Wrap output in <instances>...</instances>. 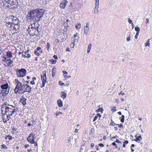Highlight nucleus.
<instances>
[{
  "label": "nucleus",
  "instance_id": "obj_62",
  "mask_svg": "<svg viewBox=\"0 0 152 152\" xmlns=\"http://www.w3.org/2000/svg\"><path fill=\"white\" fill-rule=\"evenodd\" d=\"M120 94H121V95H124V93L122 91H121L120 93L119 94V95H120Z\"/></svg>",
  "mask_w": 152,
  "mask_h": 152
},
{
  "label": "nucleus",
  "instance_id": "obj_18",
  "mask_svg": "<svg viewBox=\"0 0 152 152\" xmlns=\"http://www.w3.org/2000/svg\"><path fill=\"white\" fill-rule=\"evenodd\" d=\"M57 103L59 107H60L63 106L62 102L61 100H58L57 101Z\"/></svg>",
  "mask_w": 152,
  "mask_h": 152
},
{
  "label": "nucleus",
  "instance_id": "obj_53",
  "mask_svg": "<svg viewBox=\"0 0 152 152\" xmlns=\"http://www.w3.org/2000/svg\"><path fill=\"white\" fill-rule=\"evenodd\" d=\"M41 49V47H37V48L36 50H37V51H39Z\"/></svg>",
  "mask_w": 152,
  "mask_h": 152
},
{
  "label": "nucleus",
  "instance_id": "obj_46",
  "mask_svg": "<svg viewBox=\"0 0 152 152\" xmlns=\"http://www.w3.org/2000/svg\"><path fill=\"white\" fill-rule=\"evenodd\" d=\"M83 149H85V148L83 147V146H81L80 149V152H82Z\"/></svg>",
  "mask_w": 152,
  "mask_h": 152
},
{
  "label": "nucleus",
  "instance_id": "obj_10",
  "mask_svg": "<svg viewBox=\"0 0 152 152\" xmlns=\"http://www.w3.org/2000/svg\"><path fill=\"white\" fill-rule=\"evenodd\" d=\"M68 1L66 0H64L62 1L60 4V7L61 8L64 9Z\"/></svg>",
  "mask_w": 152,
  "mask_h": 152
},
{
  "label": "nucleus",
  "instance_id": "obj_7",
  "mask_svg": "<svg viewBox=\"0 0 152 152\" xmlns=\"http://www.w3.org/2000/svg\"><path fill=\"white\" fill-rule=\"evenodd\" d=\"M22 85L20 82L16 84L15 88L14 89V92L15 93L17 94L19 91V89H20Z\"/></svg>",
  "mask_w": 152,
  "mask_h": 152
},
{
  "label": "nucleus",
  "instance_id": "obj_42",
  "mask_svg": "<svg viewBox=\"0 0 152 152\" xmlns=\"http://www.w3.org/2000/svg\"><path fill=\"white\" fill-rule=\"evenodd\" d=\"M5 58V60H4L3 61H6V63H7V62H8L11 59L10 58V59L7 58Z\"/></svg>",
  "mask_w": 152,
  "mask_h": 152
},
{
  "label": "nucleus",
  "instance_id": "obj_33",
  "mask_svg": "<svg viewBox=\"0 0 152 152\" xmlns=\"http://www.w3.org/2000/svg\"><path fill=\"white\" fill-rule=\"evenodd\" d=\"M13 61L12 60H11V59L7 63V65L8 66H10L13 63Z\"/></svg>",
  "mask_w": 152,
  "mask_h": 152
},
{
  "label": "nucleus",
  "instance_id": "obj_52",
  "mask_svg": "<svg viewBox=\"0 0 152 152\" xmlns=\"http://www.w3.org/2000/svg\"><path fill=\"white\" fill-rule=\"evenodd\" d=\"M31 56L29 54H27L26 56V58H29Z\"/></svg>",
  "mask_w": 152,
  "mask_h": 152
},
{
  "label": "nucleus",
  "instance_id": "obj_4",
  "mask_svg": "<svg viewBox=\"0 0 152 152\" xmlns=\"http://www.w3.org/2000/svg\"><path fill=\"white\" fill-rule=\"evenodd\" d=\"M16 74L18 77L24 76L26 75V70L22 68L21 69H18L16 70Z\"/></svg>",
  "mask_w": 152,
  "mask_h": 152
},
{
  "label": "nucleus",
  "instance_id": "obj_20",
  "mask_svg": "<svg viewBox=\"0 0 152 152\" xmlns=\"http://www.w3.org/2000/svg\"><path fill=\"white\" fill-rule=\"evenodd\" d=\"M89 31V28L84 27V32L85 34H87Z\"/></svg>",
  "mask_w": 152,
  "mask_h": 152
},
{
  "label": "nucleus",
  "instance_id": "obj_16",
  "mask_svg": "<svg viewBox=\"0 0 152 152\" xmlns=\"http://www.w3.org/2000/svg\"><path fill=\"white\" fill-rule=\"evenodd\" d=\"M61 96L63 99H65L66 96V94L64 92L62 91L61 93Z\"/></svg>",
  "mask_w": 152,
  "mask_h": 152
},
{
  "label": "nucleus",
  "instance_id": "obj_29",
  "mask_svg": "<svg viewBox=\"0 0 152 152\" xmlns=\"http://www.w3.org/2000/svg\"><path fill=\"white\" fill-rule=\"evenodd\" d=\"M8 139L9 140H10L12 139V137L9 135L6 136L5 137V139Z\"/></svg>",
  "mask_w": 152,
  "mask_h": 152
},
{
  "label": "nucleus",
  "instance_id": "obj_35",
  "mask_svg": "<svg viewBox=\"0 0 152 152\" xmlns=\"http://www.w3.org/2000/svg\"><path fill=\"white\" fill-rule=\"evenodd\" d=\"M34 53L37 56H39L40 55L39 52H38V51L37 50H35Z\"/></svg>",
  "mask_w": 152,
  "mask_h": 152
},
{
  "label": "nucleus",
  "instance_id": "obj_21",
  "mask_svg": "<svg viewBox=\"0 0 152 152\" xmlns=\"http://www.w3.org/2000/svg\"><path fill=\"white\" fill-rule=\"evenodd\" d=\"M142 139L141 136L140 135L139 136L137 137L136 138L134 139V141L137 142L138 141H140V140Z\"/></svg>",
  "mask_w": 152,
  "mask_h": 152
},
{
  "label": "nucleus",
  "instance_id": "obj_56",
  "mask_svg": "<svg viewBox=\"0 0 152 152\" xmlns=\"http://www.w3.org/2000/svg\"><path fill=\"white\" fill-rule=\"evenodd\" d=\"M94 146V144L93 143H92L90 145V147L91 148H93Z\"/></svg>",
  "mask_w": 152,
  "mask_h": 152
},
{
  "label": "nucleus",
  "instance_id": "obj_57",
  "mask_svg": "<svg viewBox=\"0 0 152 152\" xmlns=\"http://www.w3.org/2000/svg\"><path fill=\"white\" fill-rule=\"evenodd\" d=\"M100 146H101V147H103L104 146V145H103V144L102 143H100V144H98Z\"/></svg>",
  "mask_w": 152,
  "mask_h": 152
},
{
  "label": "nucleus",
  "instance_id": "obj_19",
  "mask_svg": "<svg viewBox=\"0 0 152 152\" xmlns=\"http://www.w3.org/2000/svg\"><path fill=\"white\" fill-rule=\"evenodd\" d=\"M15 26L14 27V29L16 31H19L20 29V25L18 24V25H14Z\"/></svg>",
  "mask_w": 152,
  "mask_h": 152
},
{
  "label": "nucleus",
  "instance_id": "obj_60",
  "mask_svg": "<svg viewBox=\"0 0 152 152\" xmlns=\"http://www.w3.org/2000/svg\"><path fill=\"white\" fill-rule=\"evenodd\" d=\"M53 57L55 59H58V57L56 55H54L53 56Z\"/></svg>",
  "mask_w": 152,
  "mask_h": 152
},
{
  "label": "nucleus",
  "instance_id": "obj_5",
  "mask_svg": "<svg viewBox=\"0 0 152 152\" xmlns=\"http://www.w3.org/2000/svg\"><path fill=\"white\" fill-rule=\"evenodd\" d=\"M43 74V75H41V79L42 81V84L41 88H43L45 86V84L46 82V71H43L42 72Z\"/></svg>",
  "mask_w": 152,
  "mask_h": 152
},
{
  "label": "nucleus",
  "instance_id": "obj_31",
  "mask_svg": "<svg viewBox=\"0 0 152 152\" xmlns=\"http://www.w3.org/2000/svg\"><path fill=\"white\" fill-rule=\"evenodd\" d=\"M149 40L150 39H149L146 42V43L145 44V46L146 47L147 46H148V47L150 46V43H149Z\"/></svg>",
  "mask_w": 152,
  "mask_h": 152
},
{
  "label": "nucleus",
  "instance_id": "obj_9",
  "mask_svg": "<svg viewBox=\"0 0 152 152\" xmlns=\"http://www.w3.org/2000/svg\"><path fill=\"white\" fill-rule=\"evenodd\" d=\"M26 85L27 84L22 85L20 89H19L20 91L18 93L19 94H23L25 92H26Z\"/></svg>",
  "mask_w": 152,
  "mask_h": 152
},
{
  "label": "nucleus",
  "instance_id": "obj_51",
  "mask_svg": "<svg viewBox=\"0 0 152 152\" xmlns=\"http://www.w3.org/2000/svg\"><path fill=\"white\" fill-rule=\"evenodd\" d=\"M89 23L87 22L86 23V26H85V27L89 28Z\"/></svg>",
  "mask_w": 152,
  "mask_h": 152
},
{
  "label": "nucleus",
  "instance_id": "obj_28",
  "mask_svg": "<svg viewBox=\"0 0 152 152\" xmlns=\"http://www.w3.org/2000/svg\"><path fill=\"white\" fill-rule=\"evenodd\" d=\"M124 116L122 115L120 118V121L121 122L123 123L124 122Z\"/></svg>",
  "mask_w": 152,
  "mask_h": 152
},
{
  "label": "nucleus",
  "instance_id": "obj_30",
  "mask_svg": "<svg viewBox=\"0 0 152 152\" xmlns=\"http://www.w3.org/2000/svg\"><path fill=\"white\" fill-rule=\"evenodd\" d=\"M70 140H71V137H69L68 138V140H66V143L67 144L66 145L67 146L69 145V142L70 141Z\"/></svg>",
  "mask_w": 152,
  "mask_h": 152
},
{
  "label": "nucleus",
  "instance_id": "obj_32",
  "mask_svg": "<svg viewBox=\"0 0 152 152\" xmlns=\"http://www.w3.org/2000/svg\"><path fill=\"white\" fill-rule=\"evenodd\" d=\"M49 62H51L52 64H55L56 62V60L53 59L49 60Z\"/></svg>",
  "mask_w": 152,
  "mask_h": 152
},
{
  "label": "nucleus",
  "instance_id": "obj_39",
  "mask_svg": "<svg viewBox=\"0 0 152 152\" xmlns=\"http://www.w3.org/2000/svg\"><path fill=\"white\" fill-rule=\"evenodd\" d=\"M62 113L61 112H56V116H58L60 114L62 115Z\"/></svg>",
  "mask_w": 152,
  "mask_h": 152
},
{
  "label": "nucleus",
  "instance_id": "obj_24",
  "mask_svg": "<svg viewBox=\"0 0 152 152\" xmlns=\"http://www.w3.org/2000/svg\"><path fill=\"white\" fill-rule=\"evenodd\" d=\"M91 44H90L88 46L87 49V52L88 53H89L90 52L91 48Z\"/></svg>",
  "mask_w": 152,
  "mask_h": 152
},
{
  "label": "nucleus",
  "instance_id": "obj_48",
  "mask_svg": "<svg viewBox=\"0 0 152 152\" xmlns=\"http://www.w3.org/2000/svg\"><path fill=\"white\" fill-rule=\"evenodd\" d=\"M128 22L129 23L132 24V20L130 19L129 18L128 19Z\"/></svg>",
  "mask_w": 152,
  "mask_h": 152
},
{
  "label": "nucleus",
  "instance_id": "obj_58",
  "mask_svg": "<svg viewBox=\"0 0 152 152\" xmlns=\"http://www.w3.org/2000/svg\"><path fill=\"white\" fill-rule=\"evenodd\" d=\"M30 83L32 85H34L35 84V82L34 80H32L30 82Z\"/></svg>",
  "mask_w": 152,
  "mask_h": 152
},
{
  "label": "nucleus",
  "instance_id": "obj_11",
  "mask_svg": "<svg viewBox=\"0 0 152 152\" xmlns=\"http://www.w3.org/2000/svg\"><path fill=\"white\" fill-rule=\"evenodd\" d=\"M35 30V29L33 28H30L29 26H28V31L29 34L33 36V32Z\"/></svg>",
  "mask_w": 152,
  "mask_h": 152
},
{
  "label": "nucleus",
  "instance_id": "obj_26",
  "mask_svg": "<svg viewBox=\"0 0 152 152\" xmlns=\"http://www.w3.org/2000/svg\"><path fill=\"white\" fill-rule=\"evenodd\" d=\"M38 33H39V32H38V29H36L33 32V36L34 35H37V34Z\"/></svg>",
  "mask_w": 152,
  "mask_h": 152
},
{
  "label": "nucleus",
  "instance_id": "obj_14",
  "mask_svg": "<svg viewBox=\"0 0 152 152\" xmlns=\"http://www.w3.org/2000/svg\"><path fill=\"white\" fill-rule=\"evenodd\" d=\"M26 99L25 98L23 97V98L20 99V102L23 104V106H25V104H26Z\"/></svg>",
  "mask_w": 152,
  "mask_h": 152
},
{
  "label": "nucleus",
  "instance_id": "obj_36",
  "mask_svg": "<svg viewBox=\"0 0 152 152\" xmlns=\"http://www.w3.org/2000/svg\"><path fill=\"white\" fill-rule=\"evenodd\" d=\"M103 111V109L102 108H101L100 109L99 108V109H98L97 110H96V113H98L100 111L102 112Z\"/></svg>",
  "mask_w": 152,
  "mask_h": 152
},
{
  "label": "nucleus",
  "instance_id": "obj_45",
  "mask_svg": "<svg viewBox=\"0 0 152 152\" xmlns=\"http://www.w3.org/2000/svg\"><path fill=\"white\" fill-rule=\"evenodd\" d=\"M115 124H115L114 123V122L113 121H112L110 122V125H112L113 126H114Z\"/></svg>",
  "mask_w": 152,
  "mask_h": 152
},
{
  "label": "nucleus",
  "instance_id": "obj_38",
  "mask_svg": "<svg viewBox=\"0 0 152 152\" xmlns=\"http://www.w3.org/2000/svg\"><path fill=\"white\" fill-rule=\"evenodd\" d=\"M3 105V106L4 105V106H9V107H10V106H12V105H10L7 102H4Z\"/></svg>",
  "mask_w": 152,
  "mask_h": 152
},
{
  "label": "nucleus",
  "instance_id": "obj_27",
  "mask_svg": "<svg viewBox=\"0 0 152 152\" xmlns=\"http://www.w3.org/2000/svg\"><path fill=\"white\" fill-rule=\"evenodd\" d=\"M81 24L80 23H79L78 24H77L75 25V27L76 28H77V29H79L81 28Z\"/></svg>",
  "mask_w": 152,
  "mask_h": 152
},
{
  "label": "nucleus",
  "instance_id": "obj_61",
  "mask_svg": "<svg viewBox=\"0 0 152 152\" xmlns=\"http://www.w3.org/2000/svg\"><path fill=\"white\" fill-rule=\"evenodd\" d=\"M116 125H118V127L120 128H121L123 126V125L122 124L119 125V124H116Z\"/></svg>",
  "mask_w": 152,
  "mask_h": 152
},
{
  "label": "nucleus",
  "instance_id": "obj_59",
  "mask_svg": "<svg viewBox=\"0 0 152 152\" xmlns=\"http://www.w3.org/2000/svg\"><path fill=\"white\" fill-rule=\"evenodd\" d=\"M61 81H59V84L60 85H61V86H63L64 85V83H62V84H61Z\"/></svg>",
  "mask_w": 152,
  "mask_h": 152
},
{
  "label": "nucleus",
  "instance_id": "obj_44",
  "mask_svg": "<svg viewBox=\"0 0 152 152\" xmlns=\"http://www.w3.org/2000/svg\"><path fill=\"white\" fill-rule=\"evenodd\" d=\"M54 68H53V70H52V76L53 77L55 75V71H54L53 70Z\"/></svg>",
  "mask_w": 152,
  "mask_h": 152
},
{
  "label": "nucleus",
  "instance_id": "obj_15",
  "mask_svg": "<svg viewBox=\"0 0 152 152\" xmlns=\"http://www.w3.org/2000/svg\"><path fill=\"white\" fill-rule=\"evenodd\" d=\"M26 92H28V93L31 92V87L27 84L26 85Z\"/></svg>",
  "mask_w": 152,
  "mask_h": 152
},
{
  "label": "nucleus",
  "instance_id": "obj_12",
  "mask_svg": "<svg viewBox=\"0 0 152 152\" xmlns=\"http://www.w3.org/2000/svg\"><path fill=\"white\" fill-rule=\"evenodd\" d=\"M31 135H32V134H30L29 137L27 138V140L28 142L32 144L34 143V141L31 138Z\"/></svg>",
  "mask_w": 152,
  "mask_h": 152
},
{
  "label": "nucleus",
  "instance_id": "obj_17",
  "mask_svg": "<svg viewBox=\"0 0 152 152\" xmlns=\"http://www.w3.org/2000/svg\"><path fill=\"white\" fill-rule=\"evenodd\" d=\"M6 55L8 58H11L12 57V53L10 51H7V52Z\"/></svg>",
  "mask_w": 152,
  "mask_h": 152
},
{
  "label": "nucleus",
  "instance_id": "obj_54",
  "mask_svg": "<svg viewBox=\"0 0 152 152\" xmlns=\"http://www.w3.org/2000/svg\"><path fill=\"white\" fill-rule=\"evenodd\" d=\"M98 118V116H96L95 117H94V119L93 120V121H94L96 120Z\"/></svg>",
  "mask_w": 152,
  "mask_h": 152
},
{
  "label": "nucleus",
  "instance_id": "obj_22",
  "mask_svg": "<svg viewBox=\"0 0 152 152\" xmlns=\"http://www.w3.org/2000/svg\"><path fill=\"white\" fill-rule=\"evenodd\" d=\"M5 114H4L2 115V119L3 121V122L4 123L7 122V120L6 119V118H5Z\"/></svg>",
  "mask_w": 152,
  "mask_h": 152
},
{
  "label": "nucleus",
  "instance_id": "obj_13",
  "mask_svg": "<svg viewBox=\"0 0 152 152\" xmlns=\"http://www.w3.org/2000/svg\"><path fill=\"white\" fill-rule=\"evenodd\" d=\"M99 4H96V3H95V6L94 10V12L95 13H96V14H97L99 12L98 10Z\"/></svg>",
  "mask_w": 152,
  "mask_h": 152
},
{
  "label": "nucleus",
  "instance_id": "obj_41",
  "mask_svg": "<svg viewBox=\"0 0 152 152\" xmlns=\"http://www.w3.org/2000/svg\"><path fill=\"white\" fill-rule=\"evenodd\" d=\"M131 35L130 34H129L128 37L126 38V40L127 41H129L130 40Z\"/></svg>",
  "mask_w": 152,
  "mask_h": 152
},
{
  "label": "nucleus",
  "instance_id": "obj_23",
  "mask_svg": "<svg viewBox=\"0 0 152 152\" xmlns=\"http://www.w3.org/2000/svg\"><path fill=\"white\" fill-rule=\"evenodd\" d=\"M12 115V114H7V118H6L7 121L9 120V119L11 118V116Z\"/></svg>",
  "mask_w": 152,
  "mask_h": 152
},
{
  "label": "nucleus",
  "instance_id": "obj_64",
  "mask_svg": "<svg viewBox=\"0 0 152 152\" xmlns=\"http://www.w3.org/2000/svg\"><path fill=\"white\" fill-rule=\"evenodd\" d=\"M29 50H27L26 51H25L24 52V54H27L29 52Z\"/></svg>",
  "mask_w": 152,
  "mask_h": 152
},
{
  "label": "nucleus",
  "instance_id": "obj_34",
  "mask_svg": "<svg viewBox=\"0 0 152 152\" xmlns=\"http://www.w3.org/2000/svg\"><path fill=\"white\" fill-rule=\"evenodd\" d=\"M135 30L137 31V32H139L140 29L138 26L135 27Z\"/></svg>",
  "mask_w": 152,
  "mask_h": 152
},
{
  "label": "nucleus",
  "instance_id": "obj_25",
  "mask_svg": "<svg viewBox=\"0 0 152 152\" xmlns=\"http://www.w3.org/2000/svg\"><path fill=\"white\" fill-rule=\"evenodd\" d=\"M10 2L12 3V5H13L14 4H15L16 3V2H17V0H10Z\"/></svg>",
  "mask_w": 152,
  "mask_h": 152
},
{
  "label": "nucleus",
  "instance_id": "obj_2",
  "mask_svg": "<svg viewBox=\"0 0 152 152\" xmlns=\"http://www.w3.org/2000/svg\"><path fill=\"white\" fill-rule=\"evenodd\" d=\"M15 107L13 106H10V107H6L5 108V113L12 114L17 111V108L15 109Z\"/></svg>",
  "mask_w": 152,
  "mask_h": 152
},
{
  "label": "nucleus",
  "instance_id": "obj_47",
  "mask_svg": "<svg viewBox=\"0 0 152 152\" xmlns=\"http://www.w3.org/2000/svg\"><path fill=\"white\" fill-rule=\"evenodd\" d=\"M112 144L113 145H114V146H115V148H117V145L115 143V142H113L112 143Z\"/></svg>",
  "mask_w": 152,
  "mask_h": 152
},
{
  "label": "nucleus",
  "instance_id": "obj_37",
  "mask_svg": "<svg viewBox=\"0 0 152 152\" xmlns=\"http://www.w3.org/2000/svg\"><path fill=\"white\" fill-rule=\"evenodd\" d=\"M5 1L6 3L8 4H10L11 6L12 5V3L10 2V0H5Z\"/></svg>",
  "mask_w": 152,
  "mask_h": 152
},
{
  "label": "nucleus",
  "instance_id": "obj_8",
  "mask_svg": "<svg viewBox=\"0 0 152 152\" xmlns=\"http://www.w3.org/2000/svg\"><path fill=\"white\" fill-rule=\"evenodd\" d=\"M34 23L29 25L28 26H29L30 28H32L35 29H38L39 28V24L38 23V22H36L35 21H34Z\"/></svg>",
  "mask_w": 152,
  "mask_h": 152
},
{
  "label": "nucleus",
  "instance_id": "obj_43",
  "mask_svg": "<svg viewBox=\"0 0 152 152\" xmlns=\"http://www.w3.org/2000/svg\"><path fill=\"white\" fill-rule=\"evenodd\" d=\"M139 32H136V34L135 35V39H137L138 38V37L139 35Z\"/></svg>",
  "mask_w": 152,
  "mask_h": 152
},
{
  "label": "nucleus",
  "instance_id": "obj_50",
  "mask_svg": "<svg viewBox=\"0 0 152 152\" xmlns=\"http://www.w3.org/2000/svg\"><path fill=\"white\" fill-rule=\"evenodd\" d=\"M15 82H16V84H17L18 83H20V82L18 80V79H15Z\"/></svg>",
  "mask_w": 152,
  "mask_h": 152
},
{
  "label": "nucleus",
  "instance_id": "obj_40",
  "mask_svg": "<svg viewBox=\"0 0 152 152\" xmlns=\"http://www.w3.org/2000/svg\"><path fill=\"white\" fill-rule=\"evenodd\" d=\"M46 48H47V50H49L50 48V44H49V43H47Z\"/></svg>",
  "mask_w": 152,
  "mask_h": 152
},
{
  "label": "nucleus",
  "instance_id": "obj_6",
  "mask_svg": "<svg viewBox=\"0 0 152 152\" xmlns=\"http://www.w3.org/2000/svg\"><path fill=\"white\" fill-rule=\"evenodd\" d=\"M11 19H12V25H16L20 24L19 20L16 17L13 15H11Z\"/></svg>",
  "mask_w": 152,
  "mask_h": 152
},
{
  "label": "nucleus",
  "instance_id": "obj_1",
  "mask_svg": "<svg viewBox=\"0 0 152 152\" xmlns=\"http://www.w3.org/2000/svg\"><path fill=\"white\" fill-rule=\"evenodd\" d=\"M44 14V10L42 9H36L33 10L28 11L27 16L33 21L38 22L40 20Z\"/></svg>",
  "mask_w": 152,
  "mask_h": 152
},
{
  "label": "nucleus",
  "instance_id": "obj_63",
  "mask_svg": "<svg viewBox=\"0 0 152 152\" xmlns=\"http://www.w3.org/2000/svg\"><path fill=\"white\" fill-rule=\"evenodd\" d=\"M124 144L126 143V144H127L128 143V140H126L124 141Z\"/></svg>",
  "mask_w": 152,
  "mask_h": 152
},
{
  "label": "nucleus",
  "instance_id": "obj_55",
  "mask_svg": "<svg viewBox=\"0 0 152 152\" xmlns=\"http://www.w3.org/2000/svg\"><path fill=\"white\" fill-rule=\"evenodd\" d=\"M32 134V135L31 136V137H32V140H34L35 139V137H34V135L33 134Z\"/></svg>",
  "mask_w": 152,
  "mask_h": 152
},
{
  "label": "nucleus",
  "instance_id": "obj_49",
  "mask_svg": "<svg viewBox=\"0 0 152 152\" xmlns=\"http://www.w3.org/2000/svg\"><path fill=\"white\" fill-rule=\"evenodd\" d=\"M115 142H117V143H120L121 145V142L119 140H118L117 139H116V140L115 141Z\"/></svg>",
  "mask_w": 152,
  "mask_h": 152
},
{
  "label": "nucleus",
  "instance_id": "obj_3",
  "mask_svg": "<svg viewBox=\"0 0 152 152\" xmlns=\"http://www.w3.org/2000/svg\"><path fill=\"white\" fill-rule=\"evenodd\" d=\"M1 88L2 89L1 93L4 95H6L9 92V88H8V84L7 83L1 86Z\"/></svg>",
  "mask_w": 152,
  "mask_h": 152
}]
</instances>
